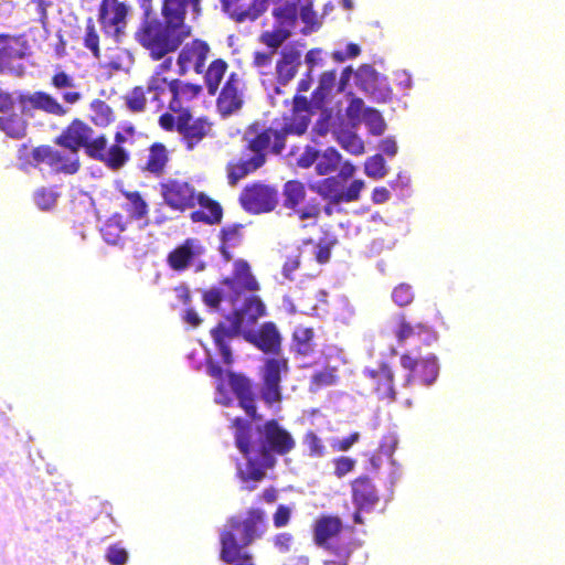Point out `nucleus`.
Masks as SVG:
<instances>
[{
    "label": "nucleus",
    "mask_w": 565,
    "mask_h": 565,
    "mask_svg": "<svg viewBox=\"0 0 565 565\" xmlns=\"http://www.w3.org/2000/svg\"><path fill=\"white\" fill-rule=\"evenodd\" d=\"M231 427L235 429V446L246 460L244 467L237 468L236 476L246 483L245 489L248 491L255 490V483L263 481L267 470L276 466V456H286L296 447L292 435L276 419L258 425L256 428L258 438L255 440L252 439L249 420L235 417L231 422Z\"/></svg>",
    "instance_id": "f257e3e1"
},
{
    "label": "nucleus",
    "mask_w": 565,
    "mask_h": 565,
    "mask_svg": "<svg viewBox=\"0 0 565 565\" xmlns=\"http://www.w3.org/2000/svg\"><path fill=\"white\" fill-rule=\"evenodd\" d=\"M309 118L301 117L299 120L285 122L275 129L273 127L260 129L258 122L247 127L243 136L245 150L250 154L243 153L239 158L230 160L225 166L227 184L236 186L239 181L256 172L265 166L267 154L279 156L286 148V138L289 135L301 136L307 131Z\"/></svg>",
    "instance_id": "f03ea898"
},
{
    "label": "nucleus",
    "mask_w": 565,
    "mask_h": 565,
    "mask_svg": "<svg viewBox=\"0 0 565 565\" xmlns=\"http://www.w3.org/2000/svg\"><path fill=\"white\" fill-rule=\"evenodd\" d=\"M244 340L266 355L259 370L262 401L271 407L282 402L281 382L290 371L289 362L280 356L282 350V335L273 321L262 323L257 329H247L242 333Z\"/></svg>",
    "instance_id": "7ed1b4c3"
},
{
    "label": "nucleus",
    "mask_w": 565,
    "mask_h": 565,
    "mask_svg": "<svg viewBox=\"0 0 565 565\" xmlns=\"http://www.w3.org/2000/svg\"><path fill=\"white\" fill-rule=\"evenodd\" d=\"M266 515L262 509L250 508L246 518L232 516L220 533V559L228 565H255L247 547L266 532Z\"/></svg>",
    "instance_id": "20e7f679"
},
{
    "label": "nucleus",
    "mask_w": 565,
    "mask_h": 565,
    "mask_svg": "<svg viewBox=\"0 0 565 565\" xmlns=\"http://www.w3.org/2000/svg\"><path fill=\"white\" fill-rule=\"evenodd\" d=\"M266 315L263 299L256 294H248L233 306V311L226 316L228 323L221 321L211 329L210 334L225 365L230 366L234 362L231 342Z\"/></svg>",
    "instance_id": "39448f33"
},
{
    "label": "nucleus",
    "mask_w": 565,
    "mask_h": 565,
    "mask_svg": "<svg viewBox=\"0 0 565 565\" xmlns=\"http://www.w3.org/2000/svg\"><path fill=\"white\" fill-rule=\"evenodd\" d=\"M190 36V33L175 23L156 17L143 18L135 33L136 41L153 61H160L174 53Z\"/></svg>",
    "instance_id": "423d86ee"
},
{
    "label": "nucleus",
    "mask_w": 565,
    "mask_h": 565,
    "mask_svg": "<svg viewBox=\"0 0 565 565\" xmlns=\"http://www.w3.org/2000/svg\"><path fill=\"white\" fill-rule=\"evenodd\" d=\"M202 90L199 84L180 78L168 79L161 72H153L149 77V102L157 111L167 109L180 115L190 111V104Z\"/></svg>",
    "instance_id": "0eeeda50"
},
{
    "label": "nucleus",
    "mask_w": 565,
    "mask_h": 565,
    "mask_svg": "<svg viewBox=\"0 0 565 565\" xmlns=\"http://www.w3.org/2000/svg\"><path fill=\"white\" fill-rule=\"evenodd\" d=\"M361 383L366 393L374 395L380 402L393 404L398 401L395 370L386 360L364 366L361 372Z\"/></svg>",
    "instance_id": "6e6552de"
},
{
    "label": "nucleus",
    "mask_w": 565,
    "mask_h": 565,
    "mask_svg": "<svg viewBox=\"0 0 565 565\" xmlns=\"http://www.w3.org/2000/svg\"><path fill=\"white\" fill-rule=\"evenodd\" d=\"M18 159L25 164L38 167L47 164L56 173L74 174L81 164L77 156H66L49 145H41L32 150L23 143L18 149Z\"/></svg>",
    "instance_id": "1a4fd4ad"
},
{
    "label": "nucleus",
    "mask_w": 565,
    "mask_h": 565,
    "mask_svg": "<svg viewBox=\"0 0 565 565\" xmlns=\"http://www.w3.org/2000/svg\"><path fill=\"white\" fill-rule=\"evenodd\" d=\"M93 134L92 127L83 120L75 118L55 138V143L68 149L74 156H77L78 150L84 148L88 157L97 160L98 150L104 146V135L94 138Z\"/></svg>",
    "instance_id": "9d476101"
},
{
    "label": "nucleus",
    "mask_w": 565,
    "mask_h": 565,
    "mask_svg": "<svg viewBox=\"0 0 565 565\" xmlns=\"http://www.w3.org/2000/svg\"><path fill=\"white\" fill-rule=\"evenodd\" d=\"M238 202L242 209L249 214L270 213L278 206L279 192L273 184L254 181L243 188Z\"/></svg>",
    "instance_id": "9b49d317"
},
{
    "label": "nucleus",
    "mask_w": 565,
    "mask_h": 565,
    "mask_svg": "<svg viewBox=\"0 0 565 565\" xmlns=\"http://www.w3.org/2000/svg\"><path fill=\"white\" fill-rule=\"evenodd\" d=\"M221 285L225 288V297L232 306H235L243 296L260 290V284L253 274L249 263L243 258L233 262L231 275L224 277Z\"/></svg>",
    "instance_id": "f8f14e48"
},
{
    "label": "nucleus",
    "mask_w": 565,
    "mask_h": 565,
    "mask_svg": "<svg viewBox=\"0 0 565 565\" xmlns=\"http://www.w3.org/2000/svg\"><path fill=\"white\" fill-rule=\"evenodd\" d=\"M129 6L120 0H102L98 7V22L105 36L119 43L125 35Z\"/></svg>",
    "instance_id": "ddd939ff"
},
{
    "label": "nucleus",
    "mask_w": 565,
    "mask_h": 565,
    "mask_svg": "<svg viewBox=\"0 0 565 565\" xmlns=\"http://www.w3.org/2000/svg\"><path fill=\"white\" fill-rule=\"evenodd\" d=\"M28 49L24 35L0 34V75L21 76L24 67L14 63L26 56Z\"/></svg>",
    "instance_id": "4468645a"
},
{
    "label": "nucleus",
    "mask_w": 565,
    "mask_h": 565,
    "mask_svg": "<svg viewBox=\"0 0 565 565\" xmlns=\"http://www.w3.org/2000/svg\"><path fill=\"white\" fill-rule=\"evenodd\" d=\"M401 366L406 370L403 387H409L414 381L418 380L424 385H431L439 373V366L435 355L416 359L409 353H403L399 358Z\"/></svg>",
    "instance_id": "2eb2a0df"
},
{
    "label": "nucleus",
    "mask_w": 565,
    "mask_h": 565,
    "mask_svg": "<svg viewBox=\"0 0 565 565\" xmlns=\"http://www.w3.org/2000/svg\"><path fill=\"white\" fill-rule=\"evenodd\" d=\"M164 204L171 210L184 212L196 204L195 189L186 181L168 179L159 184Z\"/></svg>",
    "instance_id": "dca6fc26"
},
{
    "label": "nucleus",
    "mask_w": 565,
    "mask_h": 565,
    "mask_svg": "<svg viewBox=\"0 0 565 565\" xmlns=\"http://www.w3.org/2000/svg\"><path fill=\"white\" fill-rule=\"evenodd\" d=\"M202 13L201 0H162L161 15L192 35V26L186 22L196 21Z\"/></svg>",
    "instance_id": "f3484780"
},
{
    "label": "nucleus",
    "mask_w": 565,
    "mask_h": 565,
    "mask_svg": "<svg viewBox=\"0 0 565 565\" xmlns=\"http://www.w3.org/2000/svg\"><path fill=\"white\" fill-rule=\"evenodd\" d=\"M245 83L236 72L228 74L216 98V109L223 116H230L243 107Z\"/></svg>",
    "instance_id": "a211bd4d"
},
{
    "label": "nucleus",
    "mask_w": 565,
    "mask_h": 565,
    "mask_svg": "<svg viewBox=\"0 0 565 565\" xmlns=\"http://www.w3.org/2000/svg\"><path fill=\"white\" fill-rule=\"evenodd\" d=\"M213 122L205 116L193 117L191 111L180 115L179 135L186 150H193L206 137L212 136Z\"/></svg>",
    "instance_id": "6ab92c4d"
},
{
    "label": "nucleus",
    "mask_w": 565,
    "mask_h": 565,
    "mask_svg": "<svg viewBox=\"0 0 565 565\" xmlns=\"http://www.w3.org/2000/svg\"><path fill=\"white\" fill-rule=\"evenodd\" d=\"M230 386L238 401V406L253 420H260L263 417L257 413L254 383L250 379L241 373L228 371L227 373Z\"/></svg>",
    "instance_id": "aec40b11"
},
{
    "label": "nucleus",
    "mask_w": 565,
    "mask_h": 565,
    "mask_svg": "<svg viewBox=\"0 0 565 565\" xmlns=\"http://www.w3.org/2000/svg\"><path fill=\"white\" fill-rule=\"evenodd\" d=\"M210 51L211 49L207 42L201 39H194L183 45L177 58L179 74L185 75L190 68H193L196 74H202Z\"/></svg>",
    "instance_id": "412c9836"
},
{
    "label": "nucleus",
    "mask_w": 565,
    "mask_h": 565,
    "mask_svg": "<svg viewBox=\"0 0 565 565\" xmlns=\"http://www.w3.org/2000/svg\"><path fill=\"white\" fill-rule=\"evenodd\" d=\"M351 500L359 510L371 512L380 503L381 494L367 475H361L350 481Z\"/></svg>",
    "instance_id": "4be33fe9"
},
{
    "label": "nucleus",
    "mask_w": 565,
    "mask_h": 565,
    "mask_svg": "<svg viewBox=\"0 0 565 565\" xmlns=\"http://www.w3.org/2000/svg\"><path fill=\"white\" fill-rule=\"evenodd\" d=\"M282 0H252L245 4L242 0H221L223 10L236 22L255 21L262 17L271 4Z\"/></svg>",
    "instance_id": "5701e85b"
},
{
    "label": "nucleus",
    "mask_w": 565,
    "mask_h": 565,
    "mask_svg": "<svg viewBox=\"0 0 565 565\" xmlns=\"http://www.w3.org/2000/svg\"><path fill=\"white\" fill-rule=\"evenodd\" d=\"M115 143L107 149V138L104 135V146L98 150L97 161L103 162L108 169L118 171L129 161V152L122 147L130 139L122 132L117 131L114 136Z\"/></svg>",
    "instance_id": "b1692460"
},
{
    "label": "nucleus",
    "mask_w": 565,
    "mask_h": 565,
    "mask_svg": "<svg viewBox=\"0 0 565 565\" xmlns=\"http://www.w3.org/2000/svg\"><path fill=\"white\" fill-rule=\"evenodd\" d=\"M394 334L399 344L417 340L424 345H430L435 340L434 332L428 326L420 322L413 324L404 313H401L396 319Z\"/></svg>",
    "instance_id": "393cba45"
},
{
    "label": "nucleus",
    "mask_w": 565,
    "mask_h": 565,
    "mask_svg": "<svg viewBox=\"0 0 565 565\" xmlns=\"http://www.w3.org/2000/svg\"><path fill=\"white\" fill-rule=\"evenodd\" d=\"M355 127L342 118L332 122L331 132L340 147L353 156H362L365 152L363 140L358 136Z\"/></svg>",
    "instance_id": "a878e982"
},
{
    "label": "nucleus",
    "mask_w": 565,
    "mask_h": 565,
    "mask_svg": "<svg viewBox=\"0 0 565 565\" xmlns=\"http://www.w3.org/2000/svg\"><path fill=\"white\" fill-rule=\"evenodd\" d=\"M18 102L23 111L36 109L54 116L67 114V109L55 97L43 90H38L33 94H20Z\"/></svg>",
    "instance_id": "bb28decb"
},
{
    "label": "nucleus",
    "mask_w": 565,
    "mask_h": 565,
    "mask_svg": "<svg viewBox=\"0 0 565 565\" xmlns=\"http://www.w3.org/2000/svg\"><path fill=\"white\" fill-rule=\"evenodd\" d=\"M169 161L167 147L161 142H153L145 160L138 164V169L146 177L159 179L166 174Z\"/></svg>",
    "instance_id": "cd10ccee"
},
{
    "label": "nucleus",
    "mask_w": 565,
    "mask_h": 565,
    "mask_svg": "<svg viewBox=\"0 0 565 565\" xmlns=\"http://www.w3.org/2000/svg\"><path fill=\"white\" fill-rule=\"evenodd\" d=\"M301 65V52L295 46H285L276 61L275 76L279 85L288 84L298 73Z\"/></svg>",
    "instance_id": "c85d7f7f"
},
{
    "label": "nucleus",
    "mask_w": 565,
    "mask_h": 565,
    "mask_svg": "<svg viewBox=\"0 0 565 565\" xmlns=\"http://www.w3.org/2000/svg\"><path fill=\"white\" fill-rule=\"evenodd\" d=\"M202 253L203 247L196 238H186L181 245L169 253L167 262L171 269L183 271Z\"/></svg>",
    "instance_id": "c756f323"
},
{
    "label": "nucleus",
    "mask_w": 565,
    "mask_h": 565,
    "mask_svg": "<svg viewBox=\"0 0 565 565\" xmlns=\"http://www.w3.org/2000/svg\"><path fill=\"white\" fill-rule=\"evenodd\" d=\"M196 203L200 204L201 207L191 213V220L193 222H202L210 225L221 223L223 209L217 201L200 192L196 195Z\"/></svg>",
    "instance_id": "7c9ffc66"
},
{
    "label": "nucleus",
    "mask_w": 565,
    "mask_h": 565,
    "mask_svg": "<svg viewBox=\"0 0 565 565\" xmlns=\"http://www.w3.org/2000/svg\"><path fill=\"white\" fill-rule=\"evenodd\" d=\"M342 531V521L339 516L322 515L320 516L313 527V540L318 546L329 548V541L337 536Z\"/></svg>",
    "instance_id": "2f4dec72"
},
{
    "label": "nucleus",
    "mask_w": 565,
    "mask_h": 565,
    "mask_svg": "<svg viewBox=\"0 0 565 565\" xmlns=\"http://www.w3.org/2000/svg\"><path fill=\"white\" fill-rule=\"evenodd\" d=\"M243 224H228L220 231V253L224 262L228 263L233 258L232 249L238 247L243 243Z\"/></svg>",
    "instance_id": "473e14b6"
},
{
    "label": "nucleus",
    "mask_w": 565,
    "mask_h": 565,
    "mask_svg": "<svg viewBox=\"0 0 565 565\" xmlns=\"http://www.w3.org/2000/svg\"><path fill=\"white\" fill-rule=\"evenodd\" d=\"M290 350L296 355H311L316 350L313 329L305 326L296 327L291 337Z\"/></svg>",
    "instance_id": "72a5a7b5"
},
{
    "label": "nucleus",
    "mask_w": 565,
    "mask_h": 565,
    "mask_svg": "<svg viewBox=\"0 0 565 565\" xmlns=\"http://www.w3.org/2000/svg\"><path fill=\"white\" fill-rule=\"evenodd\" d=\"M356 85L365 93L375 97L382 96V78L375 68L369 64L361 65L355 72Z\"/></svg>",
    "instance_id": "f704fd0d"
},
{
    "label": "nucleus",
    "mask_w": 565,
    "mask_h": 565,
    "mask_svg": "<svg viewBox=\"0 0 565 565\" xmlns=\"http://www.w3.org/2000/svg\"><path fill=\"white\" fill-rule=\"evenodd\" d=\"M228 68V64L223 58L213 60L204 72V83L209 95L214 96L221 85Z\"/></svg>",
    "instance_id": "c9c22d12"
},
{
    "label": "nucleus",
    "mask_w": 565,
    "mask_h": 565,
    "mask_svg": "<svg viewBox=\"0 0 565 565\" xmlns=\"http://www.w3.org/2000/svg\"><path fill=\"white\" fill-rule=\"evenodd\" d=\"M121 193L127 200L122 209L132 220H141L148 215V203L139 191H122Z\"/></svg>",
    "instance_id": "e433bc0d"
},
{
    "label": "nucleus",
    "mask_w": 565,
    "mask_h": 565,
    "mask_svg": "<svg viewBox=\"0 0 565 565\" xmlns=\"http://www.w3.org/2000/svg\"><path fill=\"white\" fill-rule=\"evenodd\" d=\"M126 230V223L119 213L113 214L102 226L103 239L109 245H117L121 241V234Z\"/></svg>",
    "instance_id": "4c0bfd02"
},
{
    "label": "nucleus",
    "mask_w": 565,
    "mask_h": 565,
    "mask_svg": "<svg viewBox=\"0 0 565 565\" xmlns=\"http://www.w3.org/2000/svg\"><path fill=\"white\" fill-rule=\"evenodd\" d=\"M305 184L299 180H289L282 186L284 206L296 211V207L303 202L306 198Z\"/></svg>",
    "instance_id": "58836bf2"
},
{
    "label": "nucleus",
    "mask_w": 565,
    "mask_h": 565,
    "mask_svg": "<svg viewBox=\"0 0 565 565\" xmlns=\"http://www.w3.org/2000/svg\"><path fill=\"white\" fill-rule=\"evenodd\" d=\"M282 3L273 10V17L278 26L290 30L296 25L298 19V4L294 1H281Z\"/></svg>",
    "instance_id": "ea45409f"
},
{
    "label": "nucleus",
    "mask_w": 565,
    "mask_h": 565,
    "mask_svg": "<svg viewBox=\"0 0 565 565\" xmlns=\"http://www.w3.org/2000/svg\"><path fill=\"white\" fill-rule=\"evenodd\" d=\"M337 83L335 71L323 72L320 75L319 84L312 92V104L315 108H322L327 96L331 93L332 88Z\"/></svg>",
    "instance_id": "a19ab883"
},
{
    "label": "nucleus",
    "mask_w": 565,
    "mask_h": 565,
    "mask_svg": "<svg viewBox=\"0 0 565 565\" xmlns=\"http://www.w3.org/2000/svg\"><path fill=\"white\" fill-rule=\"evenodd\" d=\"M147 95H149V78L147 79L146 87L135 86L125 96V105L130 113L138 114L146 110Z\"/></svg>",
    "instance_id": "79ce46f5"
},
{
    "label": "nucleus",
    "mask_w": 565,
    "mask_h": 565,
    "mask_svg": "<svg viewBox=\"0 0 565 565\" xmlns=\"http://www.w3.org/2000/svg\"><path fill=\"white\" fill-rule=\"evenodd\" d=\"M342 156L333 147L327 148L319 154L318 162L316 163V172L319 175H328L334 172L341 164Z\"/></svg>",
    "instance_id": "37998d69"
},
{
    "label": "nucleus",
    "mask_w": 565,
    "mask_h": 565,
    "mask_svg": "<svg viewBox=\"0 0 565 565\" xmlns=\"http://www.w3.org/2000/svg\"><path fill=\"white\" fill-rule=\"evenodd\" d=\"M0 129L10 138L21 139L26 135L28 122L17 114L0 116Z\"/></svg>",
    "instance_id": "c03bdc74"
},
{
    "label": "nucleus",
    "mask_w": 565,
    "mask_h": 565,
    "mask_svg": "<svg viewBox=\"0 0 565 565\" xmlns=\"http://www.w3.org/2000/svg\"><path fill=\"white\" fill-rule=\"evenodd\" d=\"M90 120L98 127H107L114 120L111 107L103 99H94L90 103Z\"/></svg>",
    "instance_id": "a18cd8bd"
},
{
    "label": "nucleus",
    "mask_w": 565,
    "mask_h": 565,
    "mask_svg": "<svg viewBox=\"0 0 565 565\" xmlns=\"http://www.w3.org/2000/svg\"><path fill=\"white\" fill-rule=\"evenodd\" d=\"M291 31L285 28H275L270 31H264L259 35V42L271 49L276 53L277 49L290 36Z\"/></svg>",
    "instance_id": "49530a36"
},
{
    "label": "nucleus",
    "mask_w": 565,
    "mask_h": 565,
    "mask_svg": "<svg viewBox=\"0 0 565 565\" xmlns=\"http://www.w3.org/2000/svg\"><path fill=\"white\" fill-rule=\"evenodd\" d=\"M83 44L87 50L90 51L94 57H100L99 34L92 18L86 20Z\"/></svg>",
    "instance_id": "de8ad7c7"
},
{
    "label": "nucleus",
    "mask_w": 565,
    "mask_h": 565,
    "mask_svg": "<svg viewBox=\"0 0 565 565\" xmlns=\"http://www.w3.org/2000/svg\"><path fill=\"white\" fill-rule=\"evenodd\" d=\"M363 119L373 136H381L386 129V124L379 110L366 108L363 114Z\"/></svg>",
    "instance_id": "09e8293b"
},
{
    "label": "nucleus",
    "mask_w": 565,
    "mask_h": 565,
    "mask_svg": "<svg viewBox=\"0 0 565 565\" xmlns=\"http://www.w3.org/2000/svg\"><path fill=\"white\" fill-rule=\"evenodd\" d=\"M302 443L308 448V455L311 458H321L327 452L322 439L313 430H308L303 435Z\"/></svg>",
    "instance_id": "8fccbe9b"
},
{
    "label": "nucleus",
    "mask_w": 565,
    "mask_h": 565,
    "mask_svg": "<svg viewBox=\"0 0 565 565\" xmlns=\"http://www.w3.org/2000/svg\"><path fill=\"white\" fill-rule=\"evenodd\" d=\"M364 172L372 179H382L386 175L387 170L385 160L382 154H374L366 159L364 163Z\"/></svg>",
    "instance_id": "3c124183"
},
{
    "label": "nucleus",
    "mask_w": 565,
    "mask_h": 565,
    "mask_svg": "<svg viewBox=\"0 0 565 565\" xmlns=\"http://www.w3.org/2000/svg\"><path fill=\"white\" fill-rule=\"evenodd\" d=\"M337 382V370L334 367H328L312 374L310 385L315 390H320L321 387L334 385Z\"/></svg>",
    "instance_id": "603ef678"
},
{
    "label": "nucleus",
    "mask_w": 565,
    "mask_h": 565,
    "mask_svg": "<svg viewBox=\"0 0 565 565\" xmlns=\"http://www.w3.org/2000/svg\"><path fill=\"white\" fill-rule=\"evenodd\" d=\"M332 466L334 477L342 479L354 471L356 460L349 456H339L332 459Z\"/></svg>",
    "instance_id": "864d4df0"
},
{
    "label": "nucleus",
    "mask_w": 565,
    "mask_h": 565,
    "mask_svg": "<svg viewBox=\"0 0 565 565\" xmlns=\"http://www.w3.org/2000/svg\"><path fill=\"white\" fill-rule=\"evenodd\" d=\"M56 200L57 194L52 189L41 188L34 193V202L43 211L53 209Z\"/></svg>",
    "instance_id": "5fc2aeb1"
},
{
    "label": "nucleus",
    "mask_w": 565,
    "mask_h": 565,
    "mask_svg": "<svg viewBox=\"0 0 565 565\" xmlns=\"http://www.w3.org/2000/svg\"><path fill=\"white\" fill-rule=\"evenodd\" d=\"M301 264V252L297 248L294 253L286 256L281 267L282 276L288 280H294V273L299 269Z\"/></svg>",
    "instance_id": "6e6d98bb"
},
{
    "label": "nucleus",
    "mask_w": 565,
    "mask_h": 565,
    "mask_svg": "<svg viewBox=\"0 0 565 565\" xmlns=\"http://www.w3.org/2000/svg\"><path fill=\"white\" fill-rule=\"evenodd\" d=\"M392 299L399 307L409 305L414 299L412 287L408 284H399L393 289Z\"/></svg>",
    "instance_id": "4d7b16f0"
},
{
    "label": "nucleus",
    "mask_w": 565,
    "mask_h": 565,
    "mask_svg": "<svg viewBox=\"0 0 565 565\" xmlns=\"http://www.w3.org/2000/svg\"><path fill=\"white\" fill-rule=\"evenodd\" d=\"M364 103L359 97H353L348 107L345 108V115L349 119V124L356 126L361 121V117L364 114Z\"/></svg>",
    "instance_id": "13d9d810"
},
{
    "label": "nucleus",
    "mask_w": 565,
    "mask_h": 565,
    "mask_svg": "<svg viewBox=\"0 0 565 565\" xmlns=\"http://www.w3.org/2000/svg\"><path fill=\"white\" fill-rule=\"evenodd\" d=\"M320 193L328 198L333 203H339L337 198L341 194V190L339 189V181L335 177L326 178L320 183Z\"/></svg>",
    "instance_id": "bf43d9fd"
},
{
    "label": "nucleus",
    "mask_w": 565,
    "mask_h": 565,
    "mask_svg": "<svg viewBox=\"0 0 565 565\" xmlns=\"http://www.w3.org/2000/svg\"><path fill=\"white\" fill-rule=\"evenodd\" d=\"M363 188H364V181L353 180L350 183V185L347 188V190L341 191V194L337 198V201L340 203L358 201Z\"/></svg>",
    "instance_id": "052dcab7"
},
{
    "label": "nucleus",
    "mask_w": 565,
    "mask_h": 565,
    "mask_svg": "<svg viewBox=\"0 0 565 565\" xmlns=\"http://www.w3.org/2000/svg\"><path fill=\"white\" fill-rule=\"evenodd\" d=\"M105 557L110 565H125L128 561V553L118 544H113L107 548Z\"/></svg>",
    "instance_id": "680f3d73"
},
{
    "label": "nucleus",
    "mask_w": 565,
    "mask_h": 565,
    "mask_svg": "<svg viewBox=\"0 0 565 565\" xmlns=\"http://www.w3.org/2000/svg\"><path fill=\"white\" fill-rule=\"evenodd\" d=\"M51 85L57 89H67L75 87L74 77L62 70H56L51 77Z\"/></svg>",
    "instance_id": "e2e57ef3"
},
{
    "label": "nucleus",
    "mask_w": 565,
    "mask_h": 565,
    "mask_svg": "<svg viewBox=\"0 0 565 565\" xmlns=\"http://www.w3.org/2000/svg\"><path fill=\"white\" fill-rule=\"evenodd\" d=\"M275 52H260L257 51L253 55V65L259 71L262 75L268 74L266 70L270 68Z\"/></svg>",
    "instance_id": "0e129e2a"
},
{
    "label": "nucleus",
    "mask_w": 565,
    "mask_h": 565,
    "mask_svg": "<svg viewBox=\"0 0 565 565\" xmlns=\"http://www.w3.org/2000/svg\"><path fill=\"white\" fill-rule=\"evenodd\" d=\"M360 53H361V49L358 44L349 43V44H347L344 50L333 51L331 53V57L333 58V61H335L338 63H342L345 60L354 58V57L359 56Z\"/></svg>",
    "instance_id": "69168bd1"
},
{
    "label": "nucleus",
    "mask_w": 565,
    "mask_h": 565,
    "mask_svg": "<svg viewBox=\"0 0 565 565\" xmlns=\"http://www.w3.org/2000/svg\"><path fill=\"white\" fill-rule=\"evenodd\" d=\"M360 433L354 431L342 439H334L331 443V448L338 452L349 451L360 440Z\"/></svg>",
    "instance_id": "338daca9"
},
{
    "label": "nucleus",
    "mask_w": 565,
    "mask_h": 565,
    "mask_svg": "<svg viewBox=\"0 0 565 565\" xmlns=\"http://www.w3.org/2000/svg\"><path fill=\"white\" fill-rule=\"evenodd\" d=\"M206 371L211 377L217 381V391L222 392L224 388L225 375H227L228 372L224 371L222 366L213 360H207Z\"/></svg>",
    "instance_id": "774afa93"
}]
</instances>
